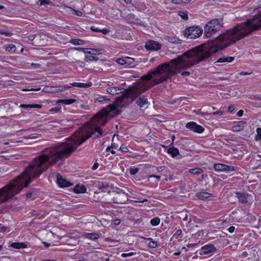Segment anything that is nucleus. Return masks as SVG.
Returning <instances> with one entry per match:
<instances>
[{
  "mask_svg": "<svg viewBox=\"0 0 261 261\" xmlns=\"http://www.w3.org/2000/svg\"><path fill=\"white\" fill-rule=\"evenodd\" d=\"M220 40L219 36L213 45H201L185 52L182 55L173 59L170 63L160 64L148 74L141 77V81L137 83L127 92L125 97L135 101L140 108L148 103L145 96L140 95L152 86L163 83L171 75L179 73L182 69L189 68L195 64L202 61L211 54L222 48H219Z\"/></svg>",
  "mask_w": 261,
  "mask_h": 261,
  "instance_id": "nucleus-1",
  "label": "nucleus"
},
{
  "mask_svg": "<svg viewBox=\"0 0 261 261\" xmlns=\"http://www.w3.org/2000/svg\"><path fill=\"white\" fill-rule=\"evenodd\" d=\"M75 150V133L68 142L44 148L25 168L22 174L8 185L0 189V203L8 201L27 187L32 179L39 176L59 161H64Z\"/></svg>",
  "mask_w": 261,
  "mask_h": 261,
  "instance_id": "nucleus-2",
  "label": "nucleus"
},
{
  "mask_svg": "<svg viewBox=\"0 0 261 261\" xmlns=\"http://www.w3.org/2000/svg\"><path fill=\"white\" fill-rule=\"evenodd\" d=\"M259 29H261V14L256 15L244 23L237 24L219 36V48H224Z\"/></svg>",
  "mask_w": 261,
  "mask_h": 261,
  "instance_id": "nucleus-3",
  "label": "nucleus"
},
{
  "mask_svg": "<svg viewBox=\"0 0 261 261\" xmlns=\"http://www.w3.org/2000/svg\"><path fill=\"white\" fill-rule=\"evenodd\" d=\"M222 27L220 20L218 19H212L206 24L204 27V35L206 38H210L219 31Z\"/></svg>",
  "mask_w": 261,
  "mask_h": 261,
  "instance_id": "nucleus-4",
  "label": "nucleus"
},
{
  "mask_svg": "<svg viewBox=\"0 0 261 261\" xmlns=\"http://www.w3.org/2000/svg\"><path fill=\"white\" fill-rule=\"evenodd\" d=\"M185 37L189 39H196L203 33V30L198 26H191L186 28L183 32Z\"/></svg>",
  "mask_w": 261,
  "mask_h": 261,
  "instance_id": "nucleus-5",
  "label": "nucleus"
},
{
  "mask_svg": "<svg viewBox=\"0 0 261 261\" xmlns=\"http://www.w3.org/2000/svg\"><path fill=\"white\" fill-rule=\"evenodd\" d=\"M109 195L111 196L112 198L111 200L108 201V203L123 204L125 203L128 199L126 194L124 193L112 192V194Z\"/></svg>",
  "mask_w": 261,
  "mask_h": 261,
  "instance_id": "nucleus-6",
  "label": "nucleus"
},
{
  "mask_svg": "<svg viewBox=\"0 0 261 261\" xmlns=\"http://www.w3.org/2000/svg\"><path fill=\"white\" fill-rule=\"evenodd\" d=\"M239 201L242 203L250 204L253 201V196L247 193L236 192Z\"/></svg>",
  "mask_w": 261,
  "mask_h": 261,
  "instance_id": "nucleus-7",
  "label": "nucleus"
},
{
  "mask_svg": "<svg viewBox=\"0 0 261 261\" xmlns=\"http://www.w3.org/2000/svg\"><path fill=\"white\" fill-rule=\"evenodd\" d=\"M70 85H63L59 87L46 86L42 91L46 93H56L70 88Z\"/></svg>",
  "mask_w": 261,
  "mask_h": 261,
  "instance_id": "nucleus-8",
  "label": "nucleus"
},
{
  "mask_svg": "<svg viewBox=\"0 0 261 261\" xmlns=\"http://www.w3.org/2000/svg\"><path fill=\"white\" fill-rule=\"evenodd\" d=\"M186 126L190 130L197 133H201L204 130V128L202 126L198 125L196 123L193 121L188 122L187 123Z\"/></svg>",
  "mask_w": 261,
  "mask_h": 261,
  "instance_id": "nucleus-9",
  "label": "nucleus"
},
{
  "mask_svg": "<svg viewBox=\"0 0 261 261\" xmlns=\"http://www.w3.org/2000/svg\"><path fill=\"white\" fill-rule=\"evenodd\" d=\"M161 44L153 40L147 41L145 44V48L149 50H157L161 48Z\"/></svg>",
  "mask_w": 261,
  "mask_h": 261,
  "instance_id": "nucleus-10",
  "label": "nucleus"
},
{
  "mask_svg": "<svg viewBox=\"0 0 261 261\" xmlns=\"http://www.w3.org/2000/svg\"><path fill=\"white\" fill-rule=\"evenodd\" d=\"M201 254L207 255L211 253L215 252L216 248L213 245L208 244L201 247Z\"/></svg>",
  "mask_w": 261,
  "mask_h": 261,
  "instance_id": "nucleus-11",
  "label": "nucleus"
},
{
  "mask_svg": "<svg viewBox=\"0 0 261 261\" xmlns=\"http://www.w3.org/2000/svg\"><path fill=\"white\" fill-rule=\"evenodd\" d=\"M57 182L60 187H68L71 186V184L67 181L60 174H57Z\"/></svg>",
  "mask_w": 261,
  "mask_h": 261,
  "instance_id": "nucleus-12",
  "label": "nucleus"
},
{
  "mask_svg": "<svg viewBox=\"0 0 261 261\" xmlns=\"http://www.w3.org/2000/svg\"><path fill=\"white\" fill-rule=\"evenodd\" d=\"M123 89L115 87H110L107 88V91L108 93L115 95L121 92Z\"/></svg>",
  "mask_w": 261,
  "mask_h": 261,
  "instance_id": "nucleus-13",
  "label": "nucleus"
},
{
  "mask_svg": "<svg viewBox=\"0 0 261 261\" xmlns=\"http://www.w3.org/2000/svg\"><path fill=\"white\" fill-rule=\"evenodd\" d=\"M246 125L245 121H239L238 123L232 126V130L233 132H239L243 130Z\"/></svg>",
  "mask_w": 261,
  "mask_h": 261,
  "instance_id": "nucleus-14",
  "label": "nucleus"
},
{
  "mask_svg": "<svg viewBox=\"0 0 261 261\" xmlns=\"http://www.w3.org/2000/svg\"><path fill=\"white\" fill-rule=\"evenodd\" d=\"M164 39L169 42L174 44H180L181 43V40L174 36H165Z\"/></svg>",
  "mask_w": 261,
  "mask_h": 261,
  "instance_id": "nucleus-15",
  "label": "nucleus"
},
{
  "mask_svg": "<svg viewBox=\"0 0 261 261\" xmlns=\"http://www.w3.org/2000/svg\"><path fill=\"white\" fill-rule=\"evenodd\" d=\"M196 196L199 199L203 200L207 198L212 197V194L206 192H201L197 193Z\"/></svg>",
  "mask_w": 261,
  "mask_h": 261,
  "instance_id": "nucleus-16",
  "label": "nucleus"
},
{
  "mask_svg": "<svg viewBox=\"0 0 261 261\" xmlns=\"http://www.w3.org/2000/svg\"><path fill=\"white\" fill-rule=\"evenodd\" d=\"M167 153L168 154H171V155L173 158L176 157L178 154H179V150L178 149L174 147H171L168 149Z\"/></svg>",
  "mask_w": 261,
  "mask_h": 261,
  "instance_id": "nucleus-17",
  "label": "nucleus"
},
{
  "mask_svg": "<svg viewBox=\"0 0 261 261\" xmlns=\"http://www.w3.org/2000/svg\"><path fill=\"white\" fill-rule=\"evenodd\" d=\"M74 191L76 193H83L86 191V188L85 186L83 185H77L74 187Z\"/></svg>",
  "mask_w": 261,
  "mask_h": 261,
  "instance_id": "nucleus-18",
  "label": "nucleus"
},
{
  "mask_svg": "<svg viewBox=\"0 0 261 261\" xmlns=\"http://www.w3.org/2000/svg\"><path fill=\"white\" fill-rule=\"evenodd\" d=\"M85 237L91 240H96L99 238V234L95 232L86 233L85 234Z\"/></svg>",
  "mask_w": 261,
  "mask_h": 261,
  "instance_id": "nucleus-19",
  "label": "nucleus"
},
{
  "mask_svg": "<svg viewBox=\"0 0 261 261\" xmlns=\"http://www.w3.org/2000/svg\"><path fill=\"white\" fill-rule=\"evenodd\" d=\"M75 101L74 99H58L57 101V103H62L65 105H70Z\"/></svg>",
  "mask_w": 261,
  "mask_h": 261,
  "instance_id": "nucleus-20",
  "label": "nucleus"
},
{
  "mask_svg": "<svg viewBox=\"0 0 261 261\" xmlns=\"http://www.w3.org/2000/svg\"><path fill=\"white\" fill-rule=\"evenodd\" d=\"M234 59L233 57H224L220 58L217 61L218 62L222 63V62H231Z\"/></svg>",
  "mask_w": 261,
  "mask_h": 261,
  "instance_id": "nucleus-21",
  "label": "nucleus"
},
{
  "mask_svg": "<svg viewBox=\"0 0 261 261\" xmlns=\"http://www.w3.org/2000/svg\"><path fill=\"white\" fill-rule=\"evenodd\" d=\"M11 246L16 249L24 248L27 247V245L23 243H13Z\"/></svg>",
  "mask_w": 261,
  "mask_h": 261,
  "instance_id": "nucleus-22",
  "label": "nucleus"
},
{
  "mask_svg": "<svg viewBox=\"0 0 261 261\" xmlns=\"http://www.w3.org/2000/svg\"><path fill=\"white\" fill-rule=\"evenodd\" d=\"M69 42L73 45H83L85 43V41L84 40L76 39H71Z\"/></svg>",
  "mask_w": 261,
  "mask_h": 261,
  "instance_id": "nucleus-23",
  "label": "nucleus"
},
{
  "mask_svg": "<svg viewBox=\"0 0 261 261\" xmlns=\"http://www.w3.org/2000/svg\"><path fill=\"white\" fill-rule=\"evenodd\" d=\"M189 172L194 175H198L202 172V170L200 168H195L189 169Z\"/></svg>",
  "mask_w": 261,
  "mask_h": 261,
  "instance_id": "nucleus-24",
  "label": "nucleus"
},
{
  "mask_svg": "<svg viewBox=\"0 0 261 261\" xmlns=\"http://www.w3.org/2000/svg\"><path fill=\"white\" fill-rule=\"evenodd\" d=\"M214 169L217 171H224L225 168V164H216L214 166Z\"/></svg>",
  "mask_w": 261,
  "mask_h": 261,
  "instance_id": "nucleus-25",
  "label": "nucleus"
},
{
  "mask_svg": "<svg viewBox=\"0 0 261 261\" xmlns=\"http://www.w3.org/2000/svg\"><path fill=\"white\" fill-rule=\"evenodd\" d=\"M147 240L150 241V242L148 243V246L151 248H155L158 247V242L152 241V239L151 238H148L147 239Z\"/></svg>",
  "mask_w": 261,
  "mask_h": 261,
  "instance_id": "nucleus-26",
  "label": "nucleus"
},
{
  "mask_svg": "<svg viewBox=\"0 0 261 261\" xmlns=\"http://www.w3.org/2000/svg\"><path fill=\"white\" fill-rule=\"evenodd\" d=\"M98 60L97 57L93 56L91 54H86L85 56V60L87 62L93 61H97Z\"/></svg>",
  "mask_w": 261,
  "mask_h": 261,
  "instance_id": "nucleus-27",
  "label": "nucleus"
},
{
  "mask_svg": "<svg viewBox=\"0 0 261 261\" xmlns=\"http://www.w3.org/2000/svg\"><path fill=\"white\" fill-rule=\"evenodd\" d=\"M5 48L7 51L13 53L16 50V47L13 44H8L5 46Z\"/></svg>",
  "mask_w": 261,
  "mask_h": 261,
  "instance_id": "nucleus-28",
  "label": "nucleus"
},
{
  "mask_svg": "<svg viewBox=\"0 0 261 261\" xmlns=\"http://www.w3.org/2000/svg\"><path fill=\"white\" fill-rule=\"evenodd\" d=\"M106 100H108V99L106 98L105 96L100 95H99L97 97H95L94 99V102H102Z\"/></svg>",
  "mask_w": 261,
  "mask_h": 261,
  "instance_id": "nucleus-29",
  "label": "nucleus"
},
{
  "mask_svg": "<svg viewBox=\"0 0 261 261\" xmlns=\"http://www.w3.org/2000/svg\"><path fill=\"white\" fill-rule=\"evenodd\" d=\"M160 222V219L159 217H155L150 220V223L152 226H157Z\"/></svg>",
  "mask_w": 261,
  "mask_h": 261,
  "instance_id": "nucleus-30",
  "label": "nucleus"
},
{
  "mask_svg": "<svg viewBox=\"0 0 261 261\" xmlns=\"http://www.w3.org/2000/svg\"><path fill=\"white\" fill-rule=\"evenodd\" d=\"M257 134L255 137L256 141H259L261 140V128H257L256 129Z\"/></svg>",
  "mask_w": 261,
  "mask_h": 261,
  "instance_id": "nucleus-31",
  "label": "nucleus"
},
{
  "mask_svg": "<svg viewBox=\"0 0 261 261\" xmlns=\"http://www.w3.org/2000/svg\"><path fill=\"white\" fill-rule=\"evenodd\" d=\"M236 168L232 166H227L225 165V168H224V171H233L235 170Z\"/></svg>",
  "mask_w": 261,
  "mask_h": 261,
  "instance_id": "nucleus-32",
  "label": "nucleus"
},
{
  "mask_svg": "<svg viewBox=\"0 0 261 261\" xmlns=\"http://www.w3.org/2000/svg\"><path fill=\"white\" fill-rule=\"evenodd\" d=\"M100 54V50L95 49H92L91 51H88L86 53V54H91L92 55H96Z\"/></svg>",
  "mask_w": 261,
  "mask_h": 261,
  "instance_id": "nucleus-33",
  "label": "nucleus"
},
{
  "mask_svg": "<svg viewBox=\"0 0 261 261\" xmlns=\"http://www.w3.org/2000/svg\"><path fill=\"white\" fill-rule=\"evenodd\" d=\"M180 16L184 20H186L188 19V16L186 12L180 11L179 12Z\"/></svg>",
  "mask_w": 261,
  "mask_h": 261,
  "instance_id": "nucleus-34",
  "label": "nucleus"
},
{
  "mask_svg": "<svg viewBox=\"0 0 261 261\" xmlns=\"http://www.w3.org/2000/svg\"><path fill=\"white\" fill-rule=\"evenodd\" d=\"M40 2V5H47L51 3V2L49 0H38Z\"/></svg>",
  "mask_w": 261,
  "mask_h": 261,
  "instance_id": "nucleus-35",
  "label": "nucleus"
},
{
  "mask_svg": "<svg viewBox=\"0 0 261 261\" xmlns=\"http://www.w3.org/2000/svg\"><path fill=\"white\" fill-rule=\"evenodd\" d=\"M188 2H189V0H172V3L176 4H186Z\"/></svg>",
  "mask_w": 261,
  "mask_h": 261,
  "instance_id": "nucleus-36",
  "label": "nucleus"
},
{
  "mask_svg": "<svg viewBox=\"0 0 261 261\" xmlns=\"http://www.w3.org/2000/svg\"><path fill=\"white\" fill-rule=\"evenodd\" d=\"M71 85L73 87H77L80 88H83L84 87V83H77V82H73Z\"/></svg>",
  "mask_w": 261,
  "mask_h": 261,
  "instance_id": "nucleus-37",
  "label": "nucleus"
},
{
  "mask_svg": "<svg viewBox=\"0 0 261 261\" xmlns=\"http://www.w3.org/2000/svg\"><path fill=\"white\" fill-rule=\"evenodd\" d=\"M71 11L73 12V14L77 15V16H81L82 15L83 13L81 11H77V10H74L73 9H71V8H69Z\"/></svg>",
  "mask_w": 261,
  "mask_h": 261,
  "instance_id": "nucleus-38",
  "label": "nucleus"
},
{
  "mask_svg": "<svg viewBox=\"0 0 261 261\" xmlns=\"http://www.w3.org/2000/svg\"><path fill=\"white\" fill-rule=\"evenodd\" d=\"M117 62L120 65H124L126 64V61L123 58H118L117 59Z\"/></svg>",
  "mask_w": 261,
  "mask_h": 261,
  "instance_id": "nucleus-39",
  "label": "nucleus"
},
{
  "mask_svg": "<svg viewBox=\"0 0 261 261\" xmlns=\"http://www.w3.org/2000/svg\"><path fill=\"white\" fill-rule=\"evenodd\" d=\"M136 254V253L135 252H129V253H123L121 254V256L123 257H129V256H131L133 255H135Z\"/></svg>",
  "mask_w": 261,
  "mask_h": 261,
  "instance_id": "nucleus-40",
  "label": "nucleus"
},
{
  "mask_svg": "<svg viewBox=\"0 0 261 261\" xmlns=\"http://www.w3.org/2000/svg\"><path fill=\"white\" fill-rule=\"evenodd\" d=\"M120 149L124 152H127L129 151V150L127 148V146H125V145H122L120 147Z\"/></svg>",
  "mask_w": 261,
  "mask_h": 261,
  "instance_id": "nucleus-41",
  "label": "nucleus"
},
{
  "mask_svg": "<svg viewBox=\"0 0 261 261\" xmlns=\"http://www.w3.org/2000/svg\"><path fill=\"white\" fill-rule=\"evenodd\" d=\"M61 110V107H56L50 109L49 111L51 112H58Z\"/></svg>",
  "mask_w": 261,
  "mask_h": 261,
  "instance_id": "nucleus-42",
  "label": "nucleus"
},
{
  "mask_svg": "<svg viewBox=\"0 0 261 261\" xmlns=\"http://www.w3.org/2000/svg\"><path fill=\"white\" fill-rule=\"evenodd\" d=\"M117 147V145L115 143H112V145H111V146L110 147V146H108L107 147V148H106V151H109L110 150V149L111 148L112 149H114V148H116Z\"/></svg>",
  "mask_w": 261,
  "mask_h": 261,
  "instance_id": "nucleus-43",
  "label": "nucleus"
},
{
  "mask_svg": "<svg viewBox=\"0 0 261 261\" xmlns=\"http://www.w3.org/2000/svg\"><path fill=\"white\" fill-rule=\"evenodd\" d=\"M139 170L137 168H133L130 170V174L131 175H135L138 172Z\"/></svg>",
  "mask_w": 261,
  "mask_h": 261,
  "instance_id": "nucleus-44",
  "label": "nucleus"
},
{
  "mask_svg": "<svg viewBox=\"0 0 261 261\" xmlns=\"http://www.w3.org/2000/svg\"><path fill=\"white\" fill-rule=\"evenodd\" d=\"M73 49L74 50H79V51H82L83 52H84L85 54H86V53H87V51H86V50L87 49V48H82V47H74L73 48Z\"/></svg>",
  "mask_w": 261,
  "mask_h": 261,
  "instance_id": "nucleus-45",
  "label": "nucleus"
},
{
  "mask_svg": "<svg viewBox=\"0 0 261 261\" xmlns=\"http://www.w3.org/2000/svg\"><path fill=\"white\" fill-rule=\"evenodd\" d=\"M90 29L93 32H100V31H101V29H99L98 28H96L94 26H92Z\"/></svg>",
  "mask_w": 261,
  "mask_h": 261,
  "instance_id": "nucleus-46",
  "label": "nucleus"
},
{
  "mask_svg": "<svg viewBox=\"0 0 261 261\" xmlns=\"http://www.w3.org/2000/svg\"><path fill=\"white\" fill-rule=\"evenodd\" d=\"M234 109H235V107H234V105H230L228 108L227 111H228V112L231 113V112H232L234 110Z\"/></svg>",
  "mask_w": 261,
  "mask_h": 261,
  "instance_id": "nucleus-47",
  "label": "nucleus"
},
{
  "mask_svg": "<svg viewBox=\"0 0 261 261\" xmlns=\"http://www.w3.org/2000/svg\"><path fill=\"white\" fill-rule=\"evenodd\" d=\"M223 111L219 110L217 112H213L211 114L213 115H221L223 114Z\"/></svg>",
  "mask_w": 261,
  "mask_h": 261,
  "instance_id": "nucleus-48",
  "label": "nucleus"
},
{
  "mask_svg": "<svg viewBox=\"0 0 261 261\" xmlns=\"http://www.w3.org/2000/svg\"><path fill=\"white\" fill-rule=\"evenodd\" d=\"M20 108H25V109L32 108V105H24V104H23V105H21L20 106Z\"/></svg>",
  "mask_w": 261,
  "mask_h": 261,
  "instance_id": "nucleus-49",
  "label": "nucleus"
},
{
  "mask_svg": "<svg viewBox=\"0 0 261 261\" xmlns=\"http://www.w3.org/2000/svg\"><path fill=\"white\" fill-rule=\"evenodd\" d=\"M154 177L156 178L158 180H160L161 179V176L159 175H150L148 176V178H152Z\"/></svg>",
  "mask_w": 261,
  "mask_h": 261,
  "instance_id": "nucleus-50",
  "label": "nucleus"
},
{
  "mask_svg": "<svg viewBox=\"0 0 261 261\" xmlns=\"http://www.w3.org/2000/svg\"><path fill=\"white\" fill-rule=\"evenodd\" d=\"M0 34L5 35L6 36H10L11 35V33L10 32H5L4 31H0Z\"/></svg>",
  "mask_w": 261,
  "mask_h": 261,
  "instance_id": "nucleus-51",
  "label": "nucleus"
},
{
  "mask_svg": "<svg viewBox=\"0 0 261 261\" xmlns=\"http://www.w3.org/2000/svg\"><path fill=\"white\" fill-rule=\"evenodd\" d=\"M92 83L91 82H88L87 83H84V87L83 88H88L92 86Z\"/></svg>",
  "mask_w": 261,
  "mask_h": 261,
  "instance_id": "nucleus-52",
  "label": "nucleus"
},
{
  "mask_svg": "<svg viewBox=\"0 0 261 261\" xmlns=\"http://www.w3.org/2000/svg\"><path fill=\"white\" fill-rule=\"evenodd\" d=\"M234 229L235 227L234 226H231L229 227L227 230L229 232L232 233L234 231Z\"/></svg>",
  "mask_w": 261,
  "mask_h": 261,
  "instance_id": "nucleus-53",
  "label": "nucleus"
},
{
  "mask_svg": "<svg viewBox=\"0 0 261 261\" xmlns=\"http://www.w3.org/2000/svg\"><path fill=\"white\" fill-rule=\"evenodd\" d=\"M98 166H99V165L97 163H95L94 164V165H93V166L92 167V170H96V169H97Z\"/></svg>",
  "mask_w": 261,
  "mask_h": 261,
  "instance_id": "nucleus-54",
  "label": "nucleus"
},
{
  "mask_svg": "<svg viewBox=\"0 0 261 261\" xmlns=\"http://www.w3.org/2000/svg\"><path fill=\"white\" fill-rule=\"evenodd\" d=\"M32 108H37L40 109L41 108V106L38 104L31 105Z\"/></svg>",
  "mask_w": 261,
  "mask_h": 261,
  "instance_id": "nucleus-55",
  "label": "nucleus"
},
{
  "mask_svg": "<svg viewBox=\"0 0 261 261\" xmlns=\"http://www.w3.org/2000/svg\"><path fill=\"white\" fill-rule=\"evenodd\" d=\"M190 74V72L189 71H183L181 72V75L182 76H188Z\"/></svg>",
  "mask_w": 261,
  "mask_h": 261,
  "instance_id": "nucleus-56",
  "label": "nucleus"
},
{
  "mask_svg": "<svg viewBox=\"0 0 261 261\" xmlns=\"http://www.w3.org/2000/svg\"><path fill=\"white\" fill-rule=\"evenodd\" d=\"M243 113H244L243 110H241L239 111L237 113V116L239 117H241L243 116Z\"/></svg>",
  "mask_w": 261,
  "mask_h": 261,
  "instance_id": "nucleus-57",
  "label": "nucleus"
},
{
  "mask_svg": "<svg viewBox=\"0 0 261 261\" xmlns=\"http://www.w3.org/2000/svg\"><path fill=\"white\" fill-rule=\"evenodd\" d=\"M252 73V72H244V71H242L239 74L240 75H249V74H251Z\"/></svg>",
  "mask_w": 261,
  "mask_h": 261,
  "instance_id": "nucleus-58",
  "label": "nucleus"
},
{
  "mask_svg": "<svg viewBox=\"0 0 261 261\" xmlns=\"http://www.w3.org/2000/svg\"><path fill=\"white\" fill-rule=\"evenodd\" d=\"M100 32H101L103 34H107L109 32V31L107 29H102Z\"/></svg>",
  "mask_w": 261,
  "mask_h": 261,
  "instance_id": "nucleus-59",
  "label": "nucleus"
},
{
  "mask_svg": "<svg viewBox=\"0 0 261 261\" xmlns=\"http://www.w3.org/2000/svg\"><path fill=\"white\" fill-rule=\"evenodd\" d=\"M31 66L32 67H33L34 68H36L40 67V65L39 64H37V63H32Z\"/></svg>",
  "mask_w": 261,
  "mask_h": 261,
  "instance_id": "nucleus-60",
  "label": "nucleus"
},
{
  "mask_svg": "<svg viewBox=\"0 0 261 261\" xmlns=\"http://www.w3.org/2000/svg\"><path fill=\"white\" fill-rule=\"evenodd\" d=\"M120 220L119 219H116V220H114V224L115 225H119L120 224Z\"/></svg>",
  "mask_w": 261,
  "mask_h": 261,
  "instance_id": "nucleus-61",
  "label": "nucleus"
},
{
  "mask_svg": "<svg viewBox=\"0 0 261 261\" xmlns=\"http://www.w3.org/2000/svg\"><path fill=\"white\" fill-rule=\"evenodd\" d=\"M181 232H182V231H181V229H178L175 232V235L178 236H179V235H180L181 234Z\"/></svg>",
  "mask_w": 261,
  "mask_h": 261,
  "instance_id": "nucleus-62",
  "label": "nucleus"
},
{
  "mask_svg": "<svg viewBox=\"0 0 261 261\" xmlns=\"http://www.w3.org/2000/svg\"><path fill=\"white\" fill-rule=\"evenodd\" d=\"M32 195H33L32 193L31 192H29L26 194V197L27 198H30L32 197Z\"/></svg>",
  "mask_w": 261,
  "mask_h": 261,
  "instance_id": "nucleus-63",
  "label": "nucleus"
},
{
  "mask_svg": "<svg viewBox=\"0 0 261 261\" xmlns=\"http://www.w3.org/2000/svg\"><path fill=\"white\" fill-rule=\"evenodd\" d=\"M135 16L133 14H129L127 16V18L128 19H133L135 18Z\"/></svg>",
  "mask_w": 261,
  "mask_h": 261,
  "instance_id": "nucleus-64",
  "label": "nucleus"
}]
</instances>
